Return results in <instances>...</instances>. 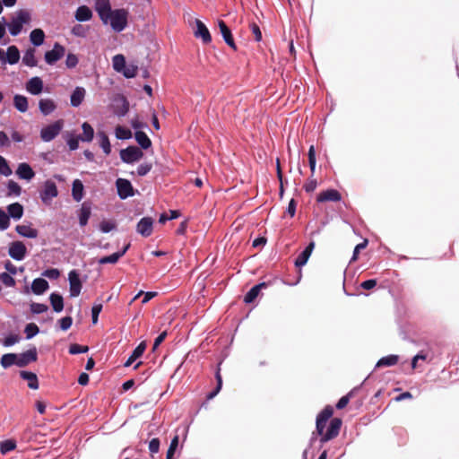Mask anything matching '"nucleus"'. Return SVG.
I'll return each instance as SVG.
<instances>
[{"mask_svg": "<svg viewBox=\"0 0 459 459\" xmlns=\"http://www.w3.org/2000/svg\"><path fill=\"white\" fill-rule=\"evenodd\" d=\"M108 16V24L115 32L119 33L127 27L129 12L126 9H113Z\"/></svg>", "mask_w": 459, "mask_h": 459, "instance_id": "obj_1", "label": "nucleus"}, {"mask_svg": "<svg viewBox=\"0 0 459 459\" xmlns=\"http://www.w3.org/2000/svg\"><path fill=\"white\" fill-rule=\"evenodd\" d=\"M30 21V14L26 10H19L16 12L15 16H13L9 23L6 22V26L8 27L9 33L15 37L18 36L24 24L29 23Z\"/></svg>", "mask_w": 459, "mask_h": 459, "instance_id": "obj_2", "label": "nucleus"}, {"mask_svg": "<svg viewBox=\"0 0 459 459\" xmlns=\"http://www.w3.org/2000/svg\"><path fill=\"white\" fill-rule=\"evenodd\" d=\"M64 127V120L58 119L44 126L40 130V138L43 142L48 143L54 140Z\"/></svg>", "mask_w": 459, "mask_h": 459, "instance_id": "obj_3", "label": "nucleus"}, {"mask_svg": "<svg viewBox=\"0 0 459 459\" xmlns=\"http://www.w3.org/2000/svg\"><path fill=\"white\" fill-rule=\"evenodd\" d=\"M119 156L124 163L133 164L143 157V152L140 148L134 145H129L120 150Z\"/></svg>", "mask_w": 459, "mask_h": 459, "instance_id": "obj_4", "label": "nucleus"}, {"mask_svg": "<svg viewBox=\"0 0 459 459\" xmlns=\"http://www.w3.org/2000/svg\"><path fill=\"white\" fill-rule=\"evenodd\" d=\"M116 187L117 195L121 200H126L128 197H132L135 195V190L130 180L118 178L116 180Z\"/></svg>", "mask_w": 459, "mask_h": 459, "instance_id": "obj_5", "label": "nucleus"}, {"mask_svg": "<svg viewBox=\"0 0 459 459\" xmlns=\"http://www.w3.org/2000/svg\"><path fill=\"white\" fill-rule=\"evenodd\" d=\"M342 424V420L340 418H333L331 420L330 424L326 429V432L323 433L322 435H319L321 446H323V444L328 442L329 440L336 437L339 435Z\"/></svg>", "mask_w": 459, "mask_h": 459, "instance_id": "obj_6", "label": "nucleus"}, {"mask_svg": "<svg viewBox=\"0 0 459 459\" xmlns=\"http://www.w3.org/2000/svg\"><path fill=\"white\" fill-rule=\"evenodd\" d=\"M20 58V50L16 46H9L7 48L6 53L4 51V49L0 48V62L2 64L8 63L9 65H13L17 64Z\"/></svg>", "mask_w": 459, "mask_h": 459, "instance_id": "obj_7", "label": "nucleus"}, {"mask_svg": "<svg viewBox=\"0 0 459 459\" xmlns=\"http://www.w3.org/2000/svg\"><path fill=\"white\" fill-rule=\"evenodd\" d=\"M65 48L58 42H56L51 50L46 51L44 58L48 65H53L58 60H60L65 56Z\"/></svg>", "mask_w": 459, "mask_h": 459, "instance_id": "obj_8", "label": "nucleus"}, {"mask_svg": "<svg viewBox=\"0 0 459 459\" xmlns=\"http://www.w3.org/2000/svg\"><path fill=\"white\" fill-rule=\"evenodd\" d=\"M68 281L70 286V297H78L82 289V282L80 279V273L75 269L71 270L68 273Z\"/></svg>", "mask_w": 459, "mask_h": 459, "instance_id": "obj_9", "label": "nucleus"}, {"mask_svg": "<svg viewBox=\"0 0 459 459\" xmlns=\"http://www.w3.org/2000/svg\"><path fill=\"white\" fill-rule=\"evenodd\" d=\"M94 9L104 25H108V14L113 10L110 0H94Z\"/></svg>", "mask_w": 459, "mask_h": 459, "instance_id": "obj_10", "label": "nucleus"}, {"mask_svg": "<svg viewBox=\"0 0 459 459\" xmlns=\"http://www.w3.org/2000/svg\"><path fill=\"white\" fill-rule=\"evenodd\" d=\"M58 195V190L54 181L48 179L45 181L43 189L39 194L40 199L44 204H48L54 197Z\"/></svg>", "mask_w": 459, "mask_h": 459, "instance_id": "obj_11", "label": "nucleus"}, {"mask_svg": "<svg viewBox=\"0 0 459 459\" xmlns=\"http://www.w3.org/2000/svg\"><path fill=\"white\" fill-rule=\"evenodd\" d=\"M333 409L332 406H325L316 417V431L317 435L324 433L327 420L332 417Z\"/></svg>", "mask_w": 459, "mask_h": 459, "instance_id": "obj_12", "label": "nucleus"}, {"mask_svg": "<svg viewBox=\"0 0 459 459\" xmlns=\"http://www.w3.org/2000/svg\"><path fill=\"white\" fill-rule=\"evenodd\" d=\"M17 367L24 368L38 359V351L36 347H32L26 351L17 353Z\"/></svg>", "mask_w": 459, "mask_h": 459, "instance_id": "obj_13", "label": "nucleus"}, {"mask_svg": "<svg viewBox=\"0 0 459 459\" xmlns=\"http://www.w3.org/2000/svg\"><path fill=\"white\" fill-rule=\"evenodd\" d=\"M8 255L16 261H22L27 255V247L22 241H13L9 246Z\"/></svg>", "mask_w": 459, "mask_h": 459, "instance_id": "obj_14", "label": "nucleus"}, {"mask_svg": "<svg viewBox=\"0 0 459 459\" xmlns=\"http://www.w3.org/2000/svg\"><path fill=\"white\" fill-rule=\"evenodd\" d=\"M129 111V102L123 95H119L114 100V114L118 117H125Z\"/></svg>", "mask_w": 459, "mask_h": 459, "instance_id": "obj_15", "label": "nucleus"}, {"mask_svg": "<svg viewBox=\"0 0 459 459\" xmlns=\"http://www.w3.org/2000/svg\"><path fill=\"white\" fill-rule=\"evenodd\" d=\"M153 220L151 217L142 218L137 225L136 231L144 238L150 237L152 233Z\"/></svg>", "mask_w": 459, "mask_h": 459, "instance_id": "obj_16", "label": "nucleus"}, {"mask_svg": "<svg viewBox=\"0 0 459 459\" xmlns=\"http://www.w3.org/2000/svg\"><path fill=\"white\" fill-rule=\"evenodd\" d=\"M218 27L220 29V32H221L225 43L229 47H230L232 49L236 50L237 46L235 44L231 30L228 27V25L222 20L218 21Z\"/></svg>", "mask_w": 459, "mask_h": 459, "instance_id": "obj_17", "label": "nucleus"}, {"mask_svg": "<svg viewBox=\"0 0 459 459\" xmlns=\"http://www.w3.org/2000/svg\"><path fill=\"white\" fill-rule=\"evenodd\" d=\"M43 81L39 76L31 77L26 82V91L31 95H39L43 91Z\"/></svg>", "mask_w": 459, "mask_h": 459, "instance_id": "obj_18", "label": "nucleus"}, {"mask_svg": "<svg viewBox=\"0 0 459 459\" xmlns=\"http://www.w3.org/2000/svg\"><path fill=\"white\" fill-rule=\"evenodd\" d=\"M314 248H315V241L311 240L308 243V245L304 248V250L295 259V262H294L295 266L298 268H301L302 266H304L307 263Z\"/></svg>", "mask_w": 459, "mask_h": 459, "instance_id": "obj_19", "label": "nucleus"}, {"mask_svg": "<svg viewBox=\"0 0 459 459\" xmlns=\"http://www.w3.org/2000/svg\"><path fill=\"white\" fill-rule=\"evenodd\" d=\"M195 36L202 39L204 44H209L212 41L211 33L206 25L200 20H195Z\"/></svg>", "mask_w": 459, "mask_h": 459, "instance_id": "obj_20", "label": "nucleus"}, {"mask_svg": "<svg viewBox=\"0 0 459 459\" xmlns=\"http://www.w3.org/2000/svg\"><path fill=\"white\" fill-rule=\"evenodd\" d=\"M269 283L263 281L253 286L244 296V302L246 304L253 303L255 299L259 296L262 290L266 289Z\"/></svg>", "mask_w": 459, "mask_h": 459, "instance_id": "obj_21", "label": "nucleus"}, {"mask_svg": "<svg viewBox=\"0 0 459 459\" xmlns=\"http://www.w3.org/2000/svg\"><path fill=\"white\" fill-rule=\"evenodd\" d=\"M342 199L341 194L335 190V189H327L325 191L321 192L317 197L316 201L318 203H324V202H339Z\"/></svg>", "mask_w": 459, "mask_h": 459, "instance_id": "obj_22", "label": "nucleus"}, {"mask_svg": "<svg viewBox=\"0 0 459 459\" xmlns=\"http://www.w3.org/2000/svg\"><path fill=\"white\" fill-rule=\"evenodd\" d=\"M16 175L21 179L30 181L35 177V172L30 164L22 162L18 165V168L16 169Z\"/></svg>", "mask_w": 459, "mask_h": 459, "instance_id": "obj_23", "label": "nucleus"}, {"mask_svg": "<svg viewBox=\"0 0 459 459\" xmlns=\"http://www.w3.org/2000/svg\"><path fill=\"white\" fill-rule=\"evenodd\" d=\"M91 215V206L88 202L82 204L80 210L78 211V221L81 227L87 225L88 221Z\"/></svg>", "mask_w": 459, "mask_h": 459, "instance_id": "obj_24", "label": "nucleus"}, {"mask_svg": "<svg viewBox=\"0 0 459 459\" xmlns=\"http://www.w3.org/2000/svg\"><path fill=\"white\" fill-rule=\"evenodd\" d=\"M48 281L44 278L39 277L33 280L30 286V290L35 295H42L48 290Z\"/></svg>", "mask_w": 459, "mask_h": 459, "instance_id": "obj_25", "label": "nucleus"}, {"mask_svg": "<svg viewBox=\"0 0 459 459\" xmlns=\"http://www.w3.org/2000/svg\"><path fill=\"white\" fill-rule=\"evenodd\" d=\"M6 212L10 219L18 221L23 216L24 209L20 203L16 202L7 205Z\"/></svg>", "mask_w": 459, "mask_h": 459, "instance_id": "obj_26", "label": "nucleus"}, {"mask_svg": "<svg viewBox=\"0 0 459 459\" xmlns=\"http://www.w3.org/2000/svg\"><path fill=\"white\" fill-rule=\"evenodd\" d=\"M92 11L87 5H80L74 13V18L79 22L90 21L92 18Z\"/></svg>", "mask_w": 459, "mask_h": 459, "instance_id": "obj_27", "label": "nucleus"}, {"mask_svg": "<svg viewBox=\"0 0 459 459\" xmlns=\"http://www.w3.org/2000/svg\"><path fill=\"white\" fill-rule=\"evenodd\" d=\"M368 377H369V376H368L359 385L355 386L346 395H343L342 397H341L335 405L336 408L338 410H342V409L345 408L347 406V404L349 403L351 398L353 397V395L360 389L362 385H364V383L368 380Z\"/></svg>", "mask_w": 459, "mask_h": 459, "instance_id": "obj_28", "label": "nucleus"}, {"mask_svg": "<svg viewBox=\"0 0 459 459\" xmlns=\"http://www.w3.org/2000/svg\"><path fill=\"white\" fill-rule=\"evenodd\" d=\"M146 349L145 342H142L139 343L134 350L132 351L131 355L128 357L126 361L124 363V367H130L137 359L141 358Z\"/></svg>", "mask_w": 459, "mask_h": 459, "instance_id": "obj_29", "label": "nucleus"}, {"mask_svg": "<svg viewBox=\"0 0 459 459\" xmlns=\"http://www.w3.org/2000/svg\"><path fill=\"white\" fill-rule=\"evenodd\" d=\"M85 92L84 88L79 86L76 87L70 96L71 106L74 108L79 107L84 100Z\"/></svg>", "mask_w": 459, "mask_h": 459, "instance_id": "obj_30", "label": "nucleus"}, {"mask_svg": "<svg viewBox=\"0 0 459 459\" xmlns=\"http://www.w3.org/2000/svg\"><path fill=\"white\" fill-rule=\"evenodd\" d=\"M20 377L23 379L28 381V386L30 389L37 390L39 386L38 377L34 372L27 371V370H22L20 371Z\"/></svg>", "mask_w": 459, "mask_h": 459, "instance_id": "obj_31", "label": "nucleus"}, {"mask_svg": "<svg viewBox=\"0 0 459 459\" xmlns=\"http://www.w3.org/2000/svg\"><path fill=\"white\" fill-rule=\"evenodd\" d=\"M15 230L20 236L28 238H36L39 235V231L30 225H17Z\"/></svg>", "mask_w": 459, "mask_h": 459, "instance_id": "obj_32", "label": "nucleus"}, {"mask_svg": "<svg viewBox=\"0 0 459 459\" xmlns=\"http://www.w3.org/2000/svg\"><path fill=\"white\" fill-rule=\"evenodd\" d=\"M399 361V356L395 354H390L385 357H382L377 360L375 365V369L385 368V367H393L396 365Z\"/></svg>", "mask_w": 459, "mask_h": 459, "instance_id": "obj_33", "label": "nucleus"}, {"mask_svg": "<svg viewBox=\"0 0 459 459\" xmlns=\"http://www.w3.org/2000/svg\"><path fill=\"white\" fill-rule=\"evenodd\" d=\"M39 108L44 116H48L56 108V105L51 99H41L39 101Z\"/></svg>", "mask_w": 459, "mask_h": 459, "instance_id": "obj_34", "label": "nucleus"}, {"mask_svg": "<svg viewBox=\"0 0 459 459\" xmlns=\"http://www.w3.org/2000/svg\"><path fill=\"white\" fill-rule=\"evenodd\" d=\"M49 301L55 312L60 313L64 309V299L58 292H52L49 296Z\"/></svg>", "mask_w": 459, "mask_h": 459, "instance_id": "obj_35", "label": "nucleus"}, {"mask_svg": "<svg viewBox=\"0 0 459 459\" xmlns=\"http://www.w3.org/2000/svg\"><path fill=\"white\" fill-rule=\"evenodd\" d=\"M84 186L80 179H74L72 184V196L74 201L80 202L83 198Z\"/></svg>", "mask_w": 459, "mask_h": 459, "instance_id": "obj_36", "label": "nucleus"}, {"mask_svg": "<svg viewBox=\"0 0 459 459\" xmlns=\"http://www.w3.org/2000/svg\"><path fill=\"white\" fill-rule=\"evenodd\" d=\"M221 362L219 363L217 370L215 372L216 386L212 392H210L206 395L207 400H212L221 392V390L222 388V377L221 375Z\"/></svg>", "mask_w": 459, "mask_h": 459, "instance_id": "obj_37", "label": "nucleus"}, {"mask_svg": "<svg viewBox=\"0 0 459 459\" xmlns=\"http://www.w3.org/2000/svg\"><path fill=\"white\" fill-rule=\"evenodd\" d=\"M134 139L142 150H147L152 146V141L143 131L134 132Z\"/></svg>", "mask_w": 459, "mask_h": 459, "instance_id": "obj_38", "label": "nucleus"}, {"mask_svg": "<svg viewBox=\"0 0 459 459\" xmlns=\"http://www.w3.org/2000/svg\"><path fill=\"white\" fill-rule=\"evenodd\" d=\"M82 134H79L80 140L84 143L91 142L94 137L93 127L88 122H84L82 125Z\"/></svg>", "mask_w": 459, "mask_h": 459, "instance_id": "obj_39", "label": "nucleus"}, {"mask_svg": "<svg viewBox=\"0 0 459 459\" xmlns=\"http://www.w3.org/2000/svg\"><path fill=\"white\" fill-rule=\"evenodd\" d=\"M13 106L18 111L22 113L26 112L29 108L27 97L21 94H15L13 97Z\"/></svg>", "mask_w": 459, "mask_h": 459, "instance_id": "obj_40", "label": "nucleus"}, {"mask_svg": "<svg viewBox=\"0 0 459 459\" xmlns=\"http://www.w3.org/2000/svg\"><path fill=\"white\" fill-rule=\"evenodd\" d=\"M30 40L35 47H39L44 43L45 33L41 29H34L30 33Z\"/></svg>", "mask_w": 459, "mask_h": 459, "instance_id": "obj_41", "label": "nucleus"}, {"mask_svg": "<svg viewBox=\"0 0 459 459\" xmlns=\"http://www.w3.org/2000/svg\"><path fill=\"white\" fill-rule=\"evenodd\" d=\"M97 136L100 139V146L102 149L103 152L106 155H109L111 152V144L108 136L103 131L98 132Z\"/></svg>", "mask_w": 459, "mask_h": 459, "instance_id": "obj_42", "label": "nucleus"}, {"mask_svg": "<svg viewBox=\"0 0 459 459\" xmlns=\"http://www.w3.org/2000/svg\"><path fill=\"white\" fill-rule=\"evenodd\" d=\"M22 63L29 67H35L38 65V61L35 57V49L32 48H28L22 56Z\"/></svg>", "mask_w": 459, "mask_h": 459, "instance_id": "obj_43", "label": "nucleus"}, {"mask_svg": "<svg viewBox=\"0 0 459 459\" xmlns=\"http://www.w3.org/2000/svg\"><path fill=\"white\" fill-rule=\"evenodd\" d=\"M17 353L4 354L0 359V364L4 368H8L13 365L17 366Z\"/></svg>", "mask_w": 459, "mask_h": 459, "instance_id": "obj_44", "label": "nucleus"}, {"mask_svg": "<svg viewBox=\"0 0 459 459\" xmlns=\"http://www.w3.org/2000/svg\"><path fill=\"white\" fill-rule=\"evenodd\" d=\"M115 136L118 140H129L133 137V134L130 129L117 126L115 128Z\"/></svg>", "mask_w": 459, "mask_h": 459, "instance_id": "obj_45", "label": "nucleus"}, {"mask_svg": "<svg viewBox=\"0 0 459 459\" xmlns=\"http://www.w3.org/2000/svg\"><path fill=\"white\" fill-rule=\"evenodd\" d=\"M112 64H113L114 70L117 71V73H121V71H123L126 65V58L121 54L116 55L113 57Z\"/></svg>", "mask_w": 459, "mask_h": 459, "instance_id": "obj_46", "label": "nucleus"}, {"mask_svg": "<svg viewBox=\"0 0 459 459\" xmlns=\"http://www.w3.org/2000/svg\"><path fill=\"white\" fill-rule=\"evenodd\" d=\"M22 193V187L20 185L13 181L9 180L7 183V195L8 196H19Z\"/></svg>", "mask_w": 459, "mask_h": 459, "instance_id": "obj_47", "label": "nucleus"}, {"mask_svg": "<svg viewBox=\"0 0 459 459\" xmlns=\"http://www.w3.org/2000/svg\"><path fill=\"white\" fill-rule=\"evenodd\" d=\"M179 437L176 435L170 441L169 446L167 451L166 459H175L174 455L178 447Z\"/></svg>", "mask_w": 459, "mask_h": 459, "instance_id": "obj_48", "label": "nucleus"}, {"mask_svg": "<svg viewBox=\"0 0 459 459\" xmlns=\"http://www.w3.org/2000/svg\"><path fill=\"white\" fill-rule=\"evenodd\" d=\"M16 448V442L13 439H6L0 443V452L5 455Z\"/></svg>", "mask_w": 459, "mask_h": 459, "instance_id": "obj_49", "label": "nucleus"}, {"mask_svg": "<svg viewBox=\"0 0 459 459\" xmlns=\"http://www.w3.org/2000/svg\"><path fill=\"white\" fill-rule=\"evenodd\" d=\"M130 125L135 132L143 131V129H149L147 123L141 121L137 115L130 119Z\"/></svg>", "mask_w": 459, "mask_h": 459, "instance_id": "obj_50", "label": "nucleus"}, {"mask_svg": "<svg viewBox=\"0 0 459 459\" xmlns=\"http://www.w3.org/2000/svg\"><path fill=\"white\" fill-rule=\"evenodd\" d=\"M308 156V164L311 170L312 175H314L316 166V150L314 145H310L307 152Z\"/></svg>", "mask_w": 459, "mask_h": 459, "instance_id": "obj_51", "label": "nucleus"}, {"mask_svg": "<svg viewBox=\"0 0 459 459\" xmlns=\"http://www.w3.org/2000/svg\"><path fill=\"white\" fill-rule=\"evenodd\" d=\"M39 328L34 323H30V324L26 325L25 329H24V333L26 334L27 340H30V339L33 338L34 336H36L39 333Z\"/></svg>", "mask_w": 459, "mask_h": 459, "instance_id": "obj_52", "label": "nucleus"}, {"mask_svg": "<svg viewBox=\"0 0 459 459\" xmlns=\"http://www.w3.org/2000/svg\"><path fill=\"white\" fill-rule=\"evenodd\" d=\"M13 171L8 164L7 160L0 155V175L9 177Z\"/></svg>", "mask_w": 459, "mask_h": 459, "instance_id": "obj_53", "label": "nucleus"}, {"mask_svg": "<svg viewBox=\"0 0 459 459\" xmlns=\"http://www.w3.org/2000/svg\"><path fill=\"white\" fill-rule=\"evenodd\" d=\"M137 70H138V67L136 65H126V68H124L123 71H121V74H123V75L127 78V79H131V78H134L136 76L137 74Z\"/></svg>", "mask_w": 459, "mask_h": 459, "instance_id": "obj_54", "label": "nucleus"}, {"mask_svg": "<svg viewBox=\"0 0 459 459\" xmlns=\"http://www.w3.org/2000/svg\"><path fill=\"white\" fill-rule=\"evenodd\" d=\"M10 226V218L5 211L0 208V230H5Z\"/></svg>", "mask_w": 459, "mask_h": 459, "instance_id": "obj_55", "label": "nucleus"}, {"mask_svg": "<svg viewBox=\"0 0 459 459\" xmlns=\"http://www.w3.org/2000/svg\"><path fill=\"white\" fill-rule=\"evenodd\" d=\"M99 229L102 233H109L116 229V223L110 221L103 220L100 222Z\"/></svg>", "mask_w": 459, "mask_h": 459, "instance_id": "obj_56", "label": "nucleus"}, {"mask_svg": "<svg viewBox=\"0 0 459 459\" xmlns=\"http://www.w3.org/2000/svg\"><path fill=\"white\" fill-rule=\"evenodd\" d=\"M30 309L32 314L39 315L48 311V307L43 303L32 302L30 306Z\"/></svg>", "mask_w": 459, "mask_h": 459, "instance_id": "obj_57", "label": "nucleus"}, {"mask_svg": "<svg viewBox=\"0 0 459 459\" xmlns=\"http://www.w3.org/2000/svg\"><path fill=\"white\" fill-rule=\"evenodd\" d=\"M119 255H117L116 252L109 255L100 257L98 260V263L100 264H116L119 260Z\"/></svg>", "mask_w": 459, "mask_h": 459, "instance_id": "obj_58", "label": "nucleus"}, {"mask_svg": "<svg viewBox=\"0 0 459 459\" xmlns=\"http://www.w3.org/2000/svg\"><path fill=\"white\" fill-rule=\"evenodd\" d=\"M89 351L88 346H82L77 343H73L69 347V353L72 355H77L81 353H86Z\"/></svg>", "mask_w": 459, "mask_h": 459, "instance_id": "obj_59", "label": "nucleus"}, {"mask_svg": "<svg viewBox=\"0 0 459 459\" xmlns=\"http://www.w3.org/2000/svg\"><path fill=\"white\" fill-rule=\"evenodd\" d=\"M0 280L6 287H13L16 283L14 278L8 273H0Z\"/></svg>", "mask_w": 459, "mask_h": 459, "instance_id": "obj_60", "label": "nucleus"}, {"mask_svg": "<svg viewBox=\"0 0 459 459\" xmlns=\"http://www.w3.org/2000/svg\"><path fill=\"white\" fill-rule=\"evenodd\" d=\"M78 57L74 53H68L65 59V65L67 68H74L78 65Z\"/></svg>", "mask_w": 459, "mask_h": 459, "instance_id": "obj_61", "label": "nucleus"}, {"mask_svg": "<svg viewBox=\"0 0 459 459\" xmlns=\"http://www.w3.org/2000/svg\"><path fill=\"white\" fill-rule=\"evenodd\" d=\"M42 276L51 280H56L60 276V271L57 268H48L43 271Z\"/></svg>", "mask_w": 459, "mask_h": 459, "instance_id": "obj_62", "label": "nucleus"}, {"mask_svg": "<svg viewBox=\"0 0 459 459\" xmlns=\"http://www.w3.org/2000/svg\"><path fill=\"white\" fill-rule=\"evenodd\" d=\"M60 329L62 331H67L73 324V318L70 316L62 317L59 321Z\"/></svg>", "mask_w": 459, "mask_h": 459, "instance_id": "obj_63", "label": "nucleus"}, {"mask_svg": "<svg viewBox=\"0 0 459 459\" xmlns=\"http://www.w3.org/2000/svg\"><path fill=\"white\" fill-rule=\"evenodd\" d=\"M79 141H81L79 135H70L66 140V143L71 151H75L79 147Z\"/></svg>", "mask_w": 459, "mask_h": 459, "instance_id": "obj_64", "label": "nucleus"}]
</instances>
